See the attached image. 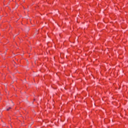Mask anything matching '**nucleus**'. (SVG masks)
<instances>
[{"instance_id": "1", "label": "nucleus", "mask_w": 128, "mask_h": 128, "mask_svg": "<svg viewBox=\"0 0 128 128\" xmlns=\"http://www.w3.org/2000/svg\"><path fill=\"white\" fill-rule=\"evenodd\" d=\"M11 108H12L10 107L9 108H8L6 109V110H7V111H8V110H10Z\"/></svg>"}]
</instances>
